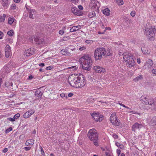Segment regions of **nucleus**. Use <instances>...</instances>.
Instances as JSON below:
<instances>
[{
    "label": "nucleus",
    "mask_w": 156,
    "mask_h": 156,
    "mask_svg": "<svg viewBox=\"0 0 156 156\" xmlns=\"http://www.w3.org/2000/svg\"><path fill=\"white\" fill-rule=\"evenodd\" d=\"M68 81L71 86L76 88L82 87L86 83L84 77L81 74H80L79 76L75 75H72L69 77Z\"/></svg>",
    "instance_id": "f257e3e1"
},
{
    "label": "nucleus",
    "mask_w": 156,
    "mask_h": 156,
    "mask_svg": "<svg viewBox=\"0 0 156 156\" xmlns=\"http://www.w3.org/2000/svg\"><path fill=\"white\" fill-rule=\"evenodd\" d=\"M87 136L91 141L94 142V144L95 146H98V134L94 129H92L89 130L87 133Z\"/></svg>",
    "instance_id": "7ed1b4c3"
},
{
    "label": "nucleus",
    "mask_w": 156,
    "mask_h": 156,
    "mask_svg": "<svg viewBox=\"0 0 156 156\" xmlns=\"http://www.w3.org/2000/svg\"><path fill=\"white\" fill-rule=\"evenodd\" d=\"M150 128L153 131L156 130V116L152 118L149 123Z\"/></svg>",
    "instance_id": "6e6552de"
},
{
    "label": "nucleus",
    "mask_w": 156,
    "mask_h": 156,
    "mask_svg": "<svg viewBox=\"0 0 156 156\" xmlns=\"http://www.w3.org/2000/svg\"><path fill=\"white\" fill-rule=\"evenodd\" d=\"M143 125L141 123L136 122L132 126V128L133 131H135L137 129H140L143 127Z\"/></svg>",
    "instance_id": "2eb2a0df"
},
{
    "label": "nucleus",
    "mask_w": 156,
    "mask_h": 156,
    "mask_svg": "<svg viewBox=\"0 0 156 156\" xmlns=\"http://www.w3.org/2000/svg\"><path fill=\"white\" fill-rule=\"evenodd\" d=\"M5 41L8 43H11L13 42V40L11 38H8L5 39Z\"/></svg>",
    "instance_id": "7c9ffc66"
},
{
    "label": "nucleus",
    "mask_w": 156,
    "mask_h": 156,
    "mask_svg": "<svg viewBox=\"0 0 156 156\" xmlns=\"http://www.w3.org/2000/svg\"><path fill=\"white\" fill-rule=\"evenodd\" d=\"M110 10L107 8L104 9L103 11V13L106 15L108 16L110 14Z\"/></svg>",
    "instance_id": "393cba45"
},
{
    "label": "nucleus",
    "mask_w": 156,
    "mask_h": 156,
    "mask_svg": "<svg viewBox=\"0 0 156 156\" xmlns=\"http://www.w3.org/2000/svg\"><path fill=\"white\" fill-rule=\"evenodd\" d=\"M154 27L151 26L149 23L147 24L145 27L144 33L147 38L151 40H153L154 39Z\"/></svg>",
    "instance_id": "20e7f679"
},
{
    "label": "nucleus",
    "mask_w": 156,
    "mask_h": 156,
    "mask_svg": "<svg viewBox=\"0 0 156 156\" xmlns=\"http://www.w3.org/2000/svg\"><path fill=\"white\" fill-rule=\"evenodd\" d=\"M92 118L95 121L100 122L103 119V116L102 115L98 113H93L91 114Z\"/></svg>",
    "instance_id": "1a4fd4ad"
},
{
    "label": "nucleus",
    "mask_w": 156,
    "mask_h": 156,
    "mask_svg": "<svg viewBox=\"0 0 156 156\" xmlns=\"http://www.w3.org/2000/svg\"><path fill=\"white\" fill-rule=\"evenodd\" d=\"M34 41L37 44H39L42 43L44 40L43 38L39 37H34Z\"/></svg>",
    "instance_id": "a211bd4d"
},
{
    "label": "nucleus",
    "mask_w": 156,
    "mask_h": 156,
    "mask_svg": "<svg viewBox=\"0 0 156 156\" xmlns=\"http://www.w3.org/2000/svg\"><path fill=\"white\" fill-rule=\"evenodd\" d=\"M20 114L19 113H17L14 116V119H17L20 116Z\"/></svg>",
    "instance_id": "58836bf2"
},
{
    "label": "nucleus",
    "mask_w": 156,
    "mask_h": 156,
    "mask_svg": "<svg viewBox=\"0 0 156 156\" xmlns=\"http://www.w3.org/2000/svg\"><path fill=\"white\" fill-rule=\"evenodd\" d=\"M8 151V149L7 148H5L2 151V152L3 153H5L7 152Z\"/></svg>",
    "instance_id": "5fc2aeb1"
},
{
    "label": "nucleus",
    "mask_w": 156,
    "mask_h": 156,
    "mask_svg": "<svg viewBox=\"0 0 156 156\" xmlns=\"http://www.w3.org/2000/svg\"><path fill=\"white\" fill-rule=\"evenodd\" d=\"M72 12L75 15L80 16H81L82 14L81 11L78 9L76 7H73L71 9Z\"/></svg>",
    "instance_id": "ddd939ff"
},
{
    "label": "nucleus",
    "mask_w": 156,
    "mask_h": 156,
    "mask_svg": "<svg viewBox=\"0 0 156 156\" xmlns=\"http://www.w3.org/2000/svg\"><path fill=\"white\" fill-rule=\"evenodd\" d=\"M9 0H1V3L4 7H6L9 5Z\"/></svg>",
    "instance_id": "4be33fe9"
},
{
    "label": "nucleus",
    "mask_w": 156,
    "mask_h": 156,
    "mask_svg": "<svg viewBox=\"0 0 156 156\" xmlns=\"http://www.w3.org/2000/svg\"><path fill=\"white\" fill-rule=\"evenodd\" d=\"M34 112L35 110H34L32 109L29 110L23 115V117L25 119L28 118Z\"/></svg>",
    "instance_id": "f8f14e48"
},
{
    "label": "nucleus",
    "mask_w": 156,
    "mask_h": 156,
    "mask_svg": "<svg viewBox=\"0 0 156 156\" xmlns=\"http://www.w3.org/2000/svg\"><path fill=\"white\" fill-rule=\"evenodd\" d=\"M95 13L94 11H93L90 13L89 15L90 17L92 18L95 16Z\"/></svg>",
    "instance_id": "c9c22d12"
},
{
    "label": "nucleus",
    "mask_w": 156,
    "mask_h": 156,
    "mask_svg": "<svg viewBox=\"0 0 156 156\" xmlns=\"http://www.w3.org/2000/svg\"><path fill=\"white\" fill-rule=\"evenodd\" d=\"M101 27L102 29H105V26L103 23H101Z\"/></svg>",
    "instance_id": "052dcab7"
},
{
    "label": "nucleus",
    "mask_w": 156,
    "mask_h": 156,
    "mask_svg": "<svg viewBox=\"0 0 156 156\" xmlns=\"http://www.w3.org/2000/svg\"><path fill=\"white\" fill-rule=\"evenodd\" d=\"M115 144L118 147H119L121 146V145L118 142H116L115 143Z\"/></svg>",
    "instance_id": "6e6d98bb"
},
{
    "label": "nucleus",
    "mask_w": 156,
    "mask_h": 156,
    "mask_svg": "<svg viewBox=\"0 0 156 156\" xmlns=\"http://www.w3.org/2000/svg\"><path fill=\"white\" fill-rule=\"evenodd\" d=\"M43 94L42 91L40 89H37L35 92V95L37 97H41Z\"/></svg>",
    "instance_id": "b1692460"
},
{
    "label": "nucleus",
    "mask_w": 156,
    "mask_h": 156,
    "mask_svg": "<svg viewBox=\"0 0 156 156\" xmlns=\"http://www.w3.org/2000/svg\"><path fill=\"white\" fill-rule=\"evenodd\" d=\"M153 65V62L151 60L149 59L147 61L144 66L146 69H151Z\"/></svg>",
    "instance_id": "f3484780"
},
{
    "label": "nucleus",
    "mask_w": 156,
    "mask_h": 156,
    "mask_svg": "<svg viewBox=\"0 0 156 156\" xmlns=\"http://www.w3.org/2000/svg\"><path fill=\"white\" fill-rule=\"evenodd\" d=\"M34 140L33 139H29L26 141V145L27 146L32 145L34 144Z\"/></svg>",
    "instance_id": "5701e85b"
},
{
    "label": "nucleus",
    "mask_w": 156,
    "mask_h": 156,
    "mask_svg": "<svg viewBox=\"0 0 156 156\" xmlns=\"http://www.w3.org/2000/svg\"><path fill=\"white\" fill-rule=\"evenodd\" d=\"M78 7V8L80 9V10H82L83 9V7L81 6V5H79Z\"/></svg>",
    "instance_id": "e2e57ef3"
},
{
    "label": "nucleus",
    "mask_w": 156,
    "mask_h": 156,
    "mask_svg": "<svg viewBox=\"0 0 156 156\" xmlns=\"http://www.w3.org/2000/svg\"><path fill=\"white\" fill-rule=\"evenodd\" d=\"M93 69L96 72L98 73H103L105 71V69L104 68L98 66H94Z\"/></svg>",
    "instance_id": "dca6fc26"
},
{
    "label": "nucleus",
    "mask_w": 156,
    "mask_h": 156,
    "mask_svg": "<svg viewBox=\"0 0 156 156\" xmlns=\"http://www.w3.org/2000/svg\"><path fill=\"white\" fill-rule=\"evenodd\" d=\"M14 33L13 30H10L9 31L7 32V34L9 36H12L13 35Z\"/></svg>",
    "instance_id": "2f4dec72"
},
{
    "label": "nucleus",
    "mask_w": 156,
    "mask_h": 156,
    "mask_svg": "<svg viewBox=\"0 0 156 156\" xmlns=\"http://www.w3.org/2000/svg\"><path fill=\"white\" fill-rule=\"evenodd\" d=\"M83 59L82 68L85 70H89L91 69L92 60L90 56L85 55L82 58Z\"/></svg>",
    "instance_id": "f03ea898"
},
{
    "label": "nucleus",
    "mask_w": 156,
    "mask_h": 156,
    "mask_svg": "<svg viewBox=\"0 0 156 156\" xmlns=\"http://www.w3.org/2000/svg\"><path fill=\"white\" fill-rule=\"evenodd\" d=\"M85 42L87 44H90L93 42V41L91 40H87Z\"/></svg>",
    "instance_id": "de8ad7c7"
},
{
    "label": "nucleus",
    "mask_w": 156,
    "mask_h": 156,
    "mask_svg": "<svg viewBox=\"0 0 156 156\" xmlns=\"http://www.w3.org/2000/svg\"><path fill=\"white\" fill-rule=\"evenodd\" d=\"M111 30V28L110 27H105V30H104V32H105L106 30Z\"/></svg>",
    "instance_id": "8fccbe9b"
},
{
    "label": "nucleus",
    "mask_w": 156,
    "mask_h": 156,
    "mask_svg": "<svg viewBox=\"0 0 156 156\" xmlns=\"http://www.w3.org/2000/svg\"><path fill=\"white\" fill-rule=\"evenodd\" d=\"M31 148L30 147H25L24 148V149L26 151H28Z\"/></svg>",
    "instance_id": "a18cd8bd"
},
{
    "label": "nucleus",
    "mask_w": 156,
    "mask_h": 156,
    "mask_svg": "<svg viewBox=\"0 0 156 156\" xmlns=\"http://www.w3.org/2000/svg\"><path fill=\"white\" fill-rule=\"evenodd\" d=\"M124 20L127 22H129L130 21L129 19L126 16H124L123 17Z\"/></svg>",
    "instance_id": "473e14b6"
},
{
    "label": "nucleus",
    "mask_w": 156,
    "mask_h": 156,
    "mask_svg": "<svg viewBox=\"0 0 156 156\" xmlns=\"http://www.w3.org/2000/svg\"><path fill=\"white\" fill-rule=\"evenodd\" d=\"M123 58L127 62L126 65L128 67L131 68L135 65V58L130 53L123 54Z\"/></svg>",
    "instance_id": "39448f33"
},
{
    "label": "nucleus",
    "mask_w": 156,
    "mask_h": 156,
    "mask_svg": "<svg viewBox=\"0 0 156 156\" xmlns=\"http://www.w3.org/2000/svg\"><path fill=\"white\" fill-rule=\"evenodd\" d=\"M11 54V51L5 50V55L6 58H8Z\"/></svg>",
    "instance_id": "c85d7f7f"
},
{
    "label": "nucleus",
    "mask_w": 156,
    "mask_h": 156,
    "mask_svg": "<svg viewBox=\"0 0 156 156\" xmlns=\"http://www.w3.org/2000/svg\"><path fill=\"white\" fill-rule=\"evenodd\" d=\"M77 67H76V66H72L70 67H69L68 68L69 69H74V70H76L77 69Z\"/></svg>",
    "instance_id": "ea45409f"
},
{
    "label": "nucleus",
    "mask_w": 156,
    "mask_h": 156,
    "mask_svg": "<svg viewBox=\"0 0 156 156\" xmlns=\"http://www.w3.org/2000/svg\"><path fill=\"white\" fill-rule=\"evenodd\" d=\"M86 49V47L84 46H82V47H80L79 48V49L80 51H83V50H85Z\"/></svg>",
    "instance_id": "c03bdc74"
},
{
    "label": "nucleus",
    "mask_w": 156,
    "mask_h": 156,
    "mask_svg": "<svg viewBox=\"0 0 156 156\" xmlns=\"http://www.w3.org/2000/svg\"><path fill=\"white\" fill-rule=\"evenodd\" d=\"M137 62L139 64H140L141 62H140V58H137Z\"/></svg>",
    "instance_id": "bf43d9fd"
},
{
    "label": "nucleus",
    "mask_w": 156,
    "mask_h": 156,
    "mask_svg": "<svg viewBox=\"0 0 156 156\" xmlns=\"http://www.w3.org/2000/svg\"><path fill=\"white\" fill-rule=\"evenodd\" d=\"M98 2L97 0H91L90 4V6L92 8L94 9L97 6V4Z\"/></svg>",
    "instance_id": "6ab92c4d"
},
{
    "label": "nucleus",
    "mask_w": 156,
    "mask_h": 156,
    "mask_svg": "<svg viewBox=\"0 0 156 156\" xmlns=\"http://www.w3.org/2000/svg\"><path fill=\"white\" fill-rule=\"evenodd\" d=\"M136 15V12L135 11H132L130 13V15L131 16L133 17L135 16Z\"/></svg>",
    "instance_id": "a19ab883"
},
{
    "label": "nucleus",
    "mask_w": 156,
    "mask_h": 156,
    "mask_svg": "<svg viewBox=\"0 0 156 156\" xmlns=\"http://www.w3.org/2000/svg\"><path fill=\"white\" fill-rule=\"evenodd\" d=\"M3 35V33L2 32L0 31V39H2V38Z\"/></svg>",
    "instance_id": "13d9d810"
},
{
    "label": "nucleus",
    "mask_w": 156,
    "mask_h": 156,
    "mask_svg": "<svg viewBox=\"0 0 156 156\" xmlns=\"http://www.w3.org/2000/svg\"><path fill=\"white\" fill-rule=\"evenodd\" d=\"M53 68L52 66H48L46 68V69L47 70H50L51 69Z\"/></svg>",
    "instance_id": "4d7b16f0"
},
{
    "label": "nucleus",
    "mask_w": 156,
    "mask_h": 156,
    "mask_svg": "<svg viewBox=\"0 0 156 156\" xmlns=\"http://www.w3.org/2000/svg\"><path fill=\"white\" fill-rule=\"evenodd\" d=\"M12 128L11 127H10L9 128L5 130V133H9L10 131H11L12 130Z\"/></svg>",
    "instance_id": "f704fd0d"
},
{
    "label": "nucleus",
    "mask_w": 156,
    "mask_h": 156,
    "mask_svg": "<svg viewBox=\"0 0 156 156\" xmlns=\"http://www.w3.org/2000/svg\"><path fill=\"white\" fill-rule=\"evenodd\" d=\"M40 148L41 149V154L42 155H44V154H45V153L44 152V151L43 150V149L42 148V147L41 146H40Z\"/></svg>",
    "instance_id": "79ce46f5"
},
{
    "label": "nucleus",
    "mask_w": 156,
    "mask_h": 156,
    "mask_svg": "<svg viewBox=\"0 0 156 156\" xmlns=\"http://www.w3.org/2000/svg\"><path fill=\"white\" fill-rule=\"evenodd\" d=\"M60 96L62 98H63L65 97H66V98H67V96H65V94H60Z\"/></svg>",
    "instance_id": "09e8293b"
},
{
    "label": "nucleus",
    "mask_w": 156,
    "mask_h": 156,
    "mask_svg": "<svg viewBox=\"0 0 156 156\" xmlns=\"http://www.w3.org/2000/svg\"><path fill=\"white\" fill-rule=\"evenodd\" d=\"M8 120L11 122H14L15 121V119H14V118H8Z\"/></svg>",
    "instance_id": "37998d69"
},
{
    "label": "nucleus",
    "mask_w": 156,
    "mask_h": 156,
    "mask_svg": "<svg viewBox=\"0 0 156 156\" xmlns=\"http://www.w3.org/2000/svg\"><path fill=\"white\" fill-rule=\"evenodd\" d=\"M151 101V103L149 105L151 106L153 109L156 111V99L153 100L152 99Z\"/></svg>",
    "instance_id": "412c9836"
},
{
    "label": "nucleus",
    "mask_w": 156,
    "mask_h": 156,
    "mask_svg": "<svg viewBox=\"0 0 156 156\" xmlns=\"http://www.w3.org/2000/svg\"><path fill=\"white\" fill-rule=\"evenodd\" d=\"M74 27L73 26L70 30V31L71 32H73L75 31Z\"/></svg>",
    "instance_id": "603ef678"
},
{
    "label": "nucleus",
    "mask_w": 156,
    "mask_h": 156,
    "mask_svg": "<svg viewBox=\"0 0 156 156\" xmlns=\"http://www.w3.org/2000/svg\"><path fill=\"white\" fill-rule=\"evenodd\" d=\"M74 28L75 29V31H78L81 29L82 26L81 25H78L77 26H73Z\"/></svg>",
    "instance_id": "c756f323"
},
{
    "label": "nucleus",
    "mask_w": 156,
    "mask_h": 156,
    "mask_svg": "<svg viewBox=\"0 0 156 156\" xmlns=\"http://www.w3.org/2000/svg\"><path fill=\"white\" fill-rule=\"evenodd\" d=\"M147 96L146 95H142L140 98V100L141 101L142 103L146 105H149L150 104H151V101L152 99H149L147 98Z\"/></svg>",
    "instance_id": "9b49d317"
},
{
    "label": "nucleus",
    "mask_w": 156,
    "mask_h": 156,
    "mask_svg": "<svg viewBox=\"0 0 156 156\" xmlns=\"http://www.w3.org/2000/svg\"><path fill=\"white\" fill-rule=\"evenodd\" d=\"M151 72L155 75H156V64L154 65L153 68L151 70Z\"/></svg>",
    "instance_id": "cd10ccee"
},
{
    "label": "nucleus",
    "mask_w": 156,
    "mask_h": 156,
    "mask_svg": "<svg viewBox=\"0 0 156 156\" xmlns=\"http://www.w3.org/2000/svg\"><path fill=\"white\" fill-rule=\"evenodd\" d=\"M117 2L120 5H122L123 4V1L122 0H117Z\"/></svg>",
    "instance_id": "72a5a7b5"
},
{
    "label": "nucleus",
    "mask_w": 156,
    "mask_h": 156,
    "mask_svg": "<svg viewBox=\"0 0 156 156\" xmlns=\"http://www.w3.org/2000/svg\"><path fill=\"white\" fill-rule=\"evenodd\" d=\"M16 6L15 4H12L11 5V8L12 9L14 10L16 9Z\"/></svg>",
    "instance_id": "e433bc0d"
},
{
    "label": "nucleus",
    "mask_w": 156,
    "mask_h": 156,
    "mask_svg": "<svg viewBox=\"0 0 156 156\" xmlns=\"http://www.w3.org/2000/svg\"><path fill=\"white\" fill-rule=\"evenodd\" d=\"M64 33V31L62 30H60L59 31V33L60 34L62 35Z\"/></svg>",
    "instance_id": "864d4df0"
},
{
    "label": "nucleus",
    "mask_w": 156,
    "mask_h": 156,
    "mask_svg": "<svg viewBox=\"0 0 156 156\" xmlns=\"http://www.w3.org/2000/svg\"><path fill=\"white\" fill-rule=\"evenodd\" d=\"M5 50L11 51V48L9 45H7L5 48Z\"/></svg>",
    "instance_id": "4c0bfd02"
},
{
    "label": "nucleus",
    "mask_w": 156,
    "mask_h": 156,
    "mask_svg": "<svg viewBox=\"0 0 156 156\" xmlns=\"http://www.w3.org/2000/svg\"><path fill=\"white\" fill-rule=\"evenodd\" d=\"M5 20H4V19L2 17V16H0V22H3L5 21Z\"/></svg>",
    "instance_id": "338daca9"
},
{
    "label": "nucleus",
    "mask_w": 156,
    "mask_h": 156,
    "mask_svg": "<svg viewBox=\"0 0 156 156\" xmlns=\"http://www.w3.org/2000/svg\"><path fill=\"white\" fill-rule=\"evenodd\" d=\"M111 53L109 51H106V54L105 55H104V56H110V55Z\"/></svg>",
    "instance_id": "49530a36"
},
{
    "label": "nucleus",
    "mask_w": 156,
    "mask_h": 156,
    "mask_svg": "<svg viewBox=\"0 0 156 156\" xmlns=\"http://www.w3.org/2000/svg\"><path fill=\"white\" fill-rule=\"evenodd\" d=\"M34 49L33 48H31L26 50L25 52V55L27 57H29L34 54Z\"/></svg>",
    "instance_id": "4468645a"
},
{
    "label": "nucleus",
    "mask_w": 156,
    "mask_h": 156,
    "mask_svg": "<svg viewBox=\"0 0 156 156\" xmlns=\"http://www.w3.org/2000/svg\"><path fill=\"white\" fill-rule=\"evenodd\" d=\"M30 14L29 16L32 19H34L35 17L36 12L34 9H31L29 11Z\"/></svg>",
    "instance_id": "aec40b11"
},
{
    "label": "nucleus",
    "mask_w": 156,
    "mask_h": 156,
    "mask_svg": "<svg viewBox=\"0 0 156 156\" xmlns=\"http://www.w3.org/2000/svg\"><path fill=\"white\" fill-rule=\"evenodd\" d=\"M94 99L92 98H90L89 99H88L87 100V101L89 103V101H88L90 100V101L93 102V100Z\"/></svg>",
    "instance_id": "680f3d73"
},
{
    "label": "nucleus",
    "mask_w": 156,
    "mask_h": 156,
    "mask_svg": "<svg viewBox=\"0 0 156 156\" xmlns=\"http://www.w3.org/2000/svg\"><path fill=\"white\" fill-rule=\"evenodd\" d=\"M106 51L105 48H99L96 49L94 51V58L95 60H97L101 59L102 56L105 55Z\"/></svg>",
    "instance_id": "423d86ee"
},
{
    "label": "nucleus",
    "mask_w": 156,
    "mask_h": 156,
    "mask_svg": "<svg viewBox=\"0 0 156 156\" xmlns=\"http://www.w3.org/2000/svg\"><path fill=\"white\" fill-rule=\"evenodd\" d=\"M14 20V18L12 17H10L9 18L8 23L9 24H12Z\"/></svg>",
    "instance_id": "bb28decb"
},
{
    "label": "nucleus",
    "mask_w": 156,
    "mask_h": 156,
    "mask_svg": "<svg viewBox=\"0 0 156 156\" xmlns=\"http://www.w3.org/2000/svg\"><path fill=\"white\" fill-rule=\"evenodd\" d=\"M116 152L117 153L118 156H119V155H120L121 153L120 150L119 149H117V150Z\"/></svg>",
    "instance_id": "3c124183"
},
{
    "label": "nucleus",
    "mask_w": 156,
    "mask_h": 156,
    "mask_svg": "<svg viewBox=\"0 0 156 156\" xmlns=\"http://www.w3.org/2000/svg\"><path fill=\"white\" fill-rule=\"evenodd\" d=\"M73 95V94L72 93H70L68 94V96L69 97H71Z\"/></svg>",
    "instance_id": "69168bd1"
},
{
    "label": "nucleus",
    "mask_w": 156,
    "mask_h": 156,
    "mask_svg": "<svg viewBox=\"0 0 156 156\" xmlns=\"http://www.w3.org/2000/svg\"><path fill=\"white\" fill-rule=\"evenodd\" d=\"M39 66H40L43 67L44 66V64L43 63H40L39 64Z\"/></svg>",
    "instance_id": "0e129e2a"
},
{
    "label": "nucleus",
    "mask_w": 156,
    "mask_h": 156,
    "mask_svg": "<svg viewBox=\"0 0 156 156\" xmlns=\"http://www.w3.org/2000/svg\"><path fill=\"white\" fill-rule=\"evenodd\" d=\"M75 48L71 49L69 47H68L67 49H65L62 50L61 51V53L63 55H71L73 53H71V51L75 50Z\"/></svg>",
    "instance_id": "9d476101"
},
{
    "label": "nucleus",
    "mask_w": 156,
    "mask_h": 156,
    "mask_svg": "<svg viewBox=\"0 0 156 156\" xmlns=\"http://www.w3.org/2000/svg\"><path fill=\"white\" fill-rule=\"evenodd\" d=\"M143 78V77L141 75H140L134 78L133 80L135 82H137L138 81L142 79Z\"/></svg>",
    "instance_id": "a878e982"
},
{
    "label": "nucleus",
    "mask_w": 156,
    "mask_h": 156,
    "mask_svg": "<svg viewBox=\"0 0 156 156\" xmlns=\"http://www.w3.org/2000/svg\"><path fill=\"white\" fill-rule=\"evenodd\" d=\"M6 16V15L4 14L2 16V17L4 19V20H5V17Z\"/></svg>",
    "instance_id": "774afa93"
},
{
    "label": "nucleus",
    "mask_w": 156,
    "mask_h": 156,
    "mask_svg": "<svg viewBox=\"0 0 156 156\" xmlns=\"http://www.w3.org/2000/svg\"><path fill=\"white\" fill-rule=\"evenodd\" d=\"M115 113H112L110 117V120L112 125L119 126L120 125V123Z\"/></svg>",
    "instance_id": "0eeeda50"
}]
</instances>
